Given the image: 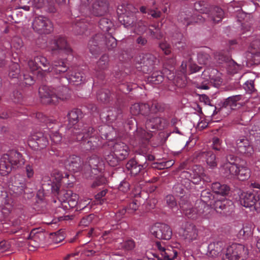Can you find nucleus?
I'll list each match as a JSON object with an SVG mask.
<instances>
[{"label": "nucleus", "mask_w": 260, "mask_h": 260, "mask_svg": "<svg viewBox=\"0 0 260 260\" xmlns=\"http://www.w3.org/2000/svg\"><path fill=\"white\" fill-rule=\"evenodd\" d=\"M136 9L132 5L122 4L119 6L117 13L119 14V19H123V24L125 27L131 26L134 27V31L138 35L144 34L147 30V26L143 21L135 22L136 17L135 13Z\"/></svg>", "instance_id": "1"}, {"label": "nucleus", "mask_w": 260, "mask_h": 260, "mask_svg": "<svg viewBox=\"0 0 260 260\" xmlns=\"http://www.w3.org/2000/svg\"><path fill=\"white\" fill-rule=\"evenodd\" d=\"M39 93L44 104H55L59 101L67 100L70 98V90L64 86H58L56 89L43 86L39 88Z\"/></svg>", "instance_id": "2"}, {"label": "nucleus", "mask_w": 260, "mask_h": 260, "mask_svg": "<svg viewBox=\"0 0 260 260\" xmlns=\"http://www.w3.org/2000/svg\"><path fill=\"white\" fill-rule=\"evenodd\" d=\"M161 121V119L159 117L150 116L145 124L146 129L143 127L138 126L134 133V138L136 143L142 145L146 144L153 136V131L150 129L155 130L160 128Z\"/></svg>", "instance_id": "3"}, {"label": "nucleus", "mask_w": 260, "mask_h": 260, "mask_svg": "<svg viewBox=\"0 0 260 260\" xmlns=\"http://www.w3.org/2000/svg\"><path fill=\"white\" fill-rule=\"evenodd\" d=\"M25 161L21 154L16 151L11 150L4 154L0 159V174L6 176L11 172L12 169L21 167Z\"/></svg>", "instance_id": "4"}, {"label": "nucleus", "mask_w": 260, "mask_h": 260, "mask_svg": "<svg viewBox=\"0 0 260 260\" xmlns=\"http://www.w3.org/2000/svg\"><path fill=\"white\" fill-rule=\"evenodd\" d=\"M73 132L74 136H72V140L76 139L78 141H83V147L85 150H94L99 146V139L94 137L95 134L93 128L84 126L82 131H80L75 127Z\"/></svg>", "instance_id": "5"}, {"label": "nucleus", "mask_w": 260, "mask_h": 260, "mask_svg": "<svg viewBox=\"0 0 260 260\" xmlns=\"http://www.w3.org/2000/svg\"><path fill=\"white\" fill-rule=\"evenodd\" d=\"M207 193V191L205 190L201 193V201L198 202L196 204L199 205V209H193L192 205L186 202L185 203H180V206L184 213V214L189 218L196 219L198 216H201L204 212L205 209V202L206 201L205 200V194Z\"/></svg>", "instance_id": "6"}, {"label": "nucleus", "mask_w": 260, "mask_h": 260, "mask_svg": "<svg viewBox=\"0 0 260 260\" xmlns=\"http://www.w3.org/2000/svg\"><path fill=\"white\" fill-rule=\"evenodd\" d=\"M247 255V249L243 245L233 244L227 248L222 260H243Z\"/></svg>", "instance_id": "7"}, {"label": "nucleus", "mask_w": 260, "mask_h": 260, "mask_svg": "<svg viewBox=\"0 0 260 260\" xmlns=\"http://www.w3.org/2000/svg\"><path fill=\"white\" fill-rule=\"evenodd\" d=\"M32 26L34 30L39 34H49L53 30L51 21L47 17L42 15L35 18Z\"/></svg>", "instance_id": "8"}, {"label": "nucleus", "mask_w": 260, "mask_h": 260, "mask_svg": "<svg viewBox=\"0 0 260 260\" xmlns=\"http://www.w3.org/2000/svg\"><path fill=\"white\" fill-rule=\"evenodd\" d=\"M9 188L11 192H12L15 196L22 194L26 188L24 177L20 174H16L11 177L9 182Z\"/></svg>", "instance_id": "9"}, {"label": "nucleus", "mask_w": 260, "mask_h": 260, "mask_svg": "<svg viewBox=\"0 0 260 260\" xmlns=\"http://www.w3.org/2000/svg\"><path fill=\"white\" fill-rule=\"evenodd\" d=\"M240 203L241 205L246 208L254 206L257 211H260V193H257L256 198L253 193L250 191L242 192L240 196Z\"/></svg>", "instance_id": "10"}, {"label": "nucleus", "mask_w": 260, "mask_h": 260, "mask_svg": "<svg viewBox=\"0 0 260 260\" xmlns=\"http://www.w3.org/2000/svg\"><path fill=\"white\" fill-rule=\"evenodd\" d=\"M62 178V174L60 171L54 170L51 174V178L50 179L47 180L49 178L48 177H44L43 178L44 182H47V183H44L43 184V189H45L46 186L48 185L53 193H58L60 186V181Z\"/></svg>", "instance_id": "11"}, {"label": "nucleus", "mask_w": 260, "mask_h": 260, "mask_svg": "<svg viewBox=\"0 0 260 260\" xmlns=\"http://www.w3.org/2000/svg\"><path fill=\"white\" fill-rule=\"evenodd\" d=\"M136 62L141 64L140 68L144 73H148L153 68L156 61V57L151 54L142 53L135 58Z\"/></svg>", "instance_id": "12"}, {"label": "nucleus", "mask_w": 260, "mask_h": 260, "mask_svg": "<svg viewBox=\"0 0 260 260\" xmlns=\"http://www.w3.org/2000/svg\"><path fill=\"white\" fill-rule=\"evenodd\" d=\"M64 165L66 169L73 172H78L84 170V165L81 164L80 158L75 155H71L68 157H63L60 160Z\"/></svg>", "instance_id": "13"}, {"label": "nucleus", "mask_w": 260, "mask_h": 260, "mask_svg": "<svg viewBox=\"0 0 260 260\" xmlns=\"http://www.w3.org/2000/svg\"><path fill=\"white\" fill-rule=\"evenodd\" d=\"M157 106V103L153 104L151 108L147 104L136 103L131 106L130 112L133 115H138L140 114L143 115H147L149 113L153 114L156 112L158 110Z\"/></svg>", "instance_id": "14"}, {"label": "nucleus", "mask_w": 260, "mask_h": 260, "mask_svg": "<svg viewBox=\"0 0 260 260\" xmlns=\"http://www.w3.org/2000/svg\"><path fill=\"white\" fill-rule=\"evenodd\" d=\"M151 233L157 238L164 240L171 239L172 232L170 227L165 224H157L151 230Z\"/></svg>", "instance_id": "15"}, {"label": "nucleus", "mask_w": 260, "mask_h": 260, "mask_svg": "<svg viewBox=\"0 0 260 260\" xmlns=\"http://www.w3.org/2000/svg\"><path fill=\"white\" fill-rule=\"evenodd\" d=\"M179 234L186 241L191 242L197 239L198 230L193 224L186 223L179 231Z\"/></svg>", "instance_id": "16"}, {"label": "nucleus", "mask_w": 260, "mask_h": 260, "mask_svg": "<svg viewBox=\"0 0 260 260\" xmlns=\"http://www.w3.org/2000/svg\"><path fill=\"white\" fill-rule=\"evenodd\" d=\"M202 78L206 81L210 82L215 85H219L222 83L221 74L215 69H206L203 72Z\"/></svg>", "instance_id": "17"}, {"label": "nucleus", "mask_w": 260, "mask_h": 260, "mask_svg": "<svg viewBox=\"0 0 260 260\" xmlns=\"http://www.w3.org/2000/svg\"><path fill=\"white\" fill-rule=\"evenodd\" d=\"M228 161L222 166L224 173L226 177H235L238 173L239 166L236 162L237 158L233 155L227 157Z\"/></svg>", "instance_id": "18"}, {"label": "nucleus", "mask_w": 260, "mask_h": 260, "mask_svg": "<svg viewBox=\"0 0 260 260\" xmlns=\"http://www.w3.org/2000/svg\"><path fill=\"white\" fill-rule=\"evenodd\" d=\"M104 167L103 161L99 157L94 156L88 159L87 164L84 165V171H88L90 169L91 173L96 175L98 172H101Z\"/></svg>", "instance_id": "19"}, {"label": "nucleus", "mask_w": 260, "mask_h": 260, "mask_svg": "<svg viewBox=\"0 0 260 260\" xmlns=\"http://www.w3.org/2000/svg\"><path fill=\"white\" fill-rule=\"evenodd\" d=\"M48 144V140L46 137L41 133H37L32 135L28 140V145L30 146L36 148L37 146L38 149H43Z\"/></svg>", "instance_id": "20"}, {"label": "nucleus", "mask_w": 260, "mask_h": 260, "mask_svg": "<svg viewBox=\"0 0 260 260\" xmlns=\"http://www.w3.org/2000/svg\"><path fill=\"white\" fill-rule=\"evenodd\" d=\"M50 49L53 53L58 51V53L64 52L69 53L71 52L70 47L68 45L66 39L63 37H60L57 40H54L51 44Z\"/></svg>", "instance_id": "21"}, {"label": "nucleus", "mask_w": 260, "mask_h": 260, "mask_svg": "<svg viewBox=\"0 0 260 260\" xmlns=\"http://www.w3.org/2000/svg\"><path fill=\"white\" fill-rule=\"evenodd\" d=\"M108 4L106 0H97L92 4L89 8L90 13L95 16L104 15L107 12Z\"/></svg>", "instance_id": "22"}, {"label": "nucleus", "mask_w": 260, "mask_h": 260, "mask_svg": "<svg viewBox=\"0 0 260 260\" xmlns=\"http://www.w3.org/2000/svg\"><path fill=\"white\" fill-rule=\"evenodd\" d=\"M114 154L120 160H123L129 154V148L127 145L122 142H117L113 146Z\"/></svg>", "instance_id": "23"}, {"label": "nucleus", "mask_w": 260, "mask_h": 260, "mask_svg": "<svg viewBox=\"0 0 260 260\" xmlns=\"http://www.w3.org/2000/svg\"><path fill=\"white\" fill-rule=\"evenodd\" d=\"M82 113L80 110L74 109L70 111L68 115L69 119V123L70 125V131L72 133V136H74V133L73 131L74 128L76 127L80 131H82V128H79V125H76V124L78 122L79 119L81 117Z\"/></svg>", "instance_id": "24"}, {"label": "nucleus", "mask_w": 260, "mask_h": 260, "mask_svg": "<svg viewBox=\"0 0 260 260\" xmlns=\"http://www.w3.org/2000/svg\"><path fill=\"white\" fill-rule=\"evenodd\" d=\"M236 149L239 153L245 154L248 156H250L253 152V148L248 140L245 138L239 139L236 141Z\"/></svg>", "instance_id": "25"}, {"label": "nucleus", "mask_w": 260, "mask_h": 260, "mask_svg": "<svg viewBox=\"0 0 260 260\" xmlns=\"http://www.w3.org/2000/svg\"><path fill=\"white\" fill-rule=\"evenodd\" d=\"M45 238L44 233L33 230L30 233L28 244L34 248H37L44 241Z\"/></svg>", "instance_id": "26"}, {"label": "nucleus", "mask_w": 260, "mask_h": 260, "mask_svg": "<svg viewBox=\"0 0 260 260\" xmlns=\"http://www.w3.org/2000/svg\"><path fill=\"white\" fill-rule=\"evenodd\" d=\"M156 248L159 250L164 260H173L177 255V252L170 248H166L160 242L155 243Z\"/></svg>", "instance_id": "27"}, {"label": "nucleus", "mask_w": 260, "mask_h": 260, "mask_svg": "<svg viewBox=\"0 0 260 260\" xmlns=\"http://www.w3.org/2000/svg\"><path fill=\"white\" fill-rule=\"evenodd\" d=\"M190 179L193 184H199L202 179L204 180V171L202 167L195 165L189 173Z\"/></svg>", "instance_id": "28"}, {"label": "nucleus", "mask_w": 260, "mask_h": 260, "mask_svg": "<svg viewBox=\"0 0 260 260\" xmlns=\"http://www.w3.org/2000/svg\"><path fill=\"white\" fill-rule=\"evenodd\" d=\"M59 199L62 202H68L71 208L77 207L79 202L78 195L73 193L71 190H68L63 193L62 196L59 197Z\"/></svg>", "instance_id": "29"}, {"label": "nucleus", "mask_w": 260, "mask_h": 260, "mask_svg": "<svg viewBox=\"0 0 260 260\" xmlns=\"http://www.w3.org/2000/svg\"><path fill=\"white\" fill-rule=\"evenodd\" d=\"M197 157L199 159L205 158L207 165L211 168L217 166L215 155L211 151H202L197 154Z\"/></svg>", "instance_id": "30"}, {"label": "nucleus", "mask_w": 260, "mask_h": 260, "mask_svg": "<svg viewBox=\"0 0 260 260\" xmlns=\"http://www.w3.org/2000/svg\"><path fill=\"white\" fill-rule=\"evenodd\" d=\"M39 63L44 67H47L49 64L46 57L42 56H36L34 59L29 60L28 62V67L31 72L39 69Z\"/></svg>", "instance_id": "31"}, {"label": "nucleus", "mask_w": 260, "mask_h": 260, "mask_svg": "<svg viewBox=\"0 0 260 260\" xmlns=\"http://www.w3.org/2000/svg\"><path fill=\"white\" fill-rule=\"evenodd\" d=\"M224 243L221 241L211 243L208 247V255L211 257H216L219 255L223 249Z\"/></svg>", "instance_id": "32"}, {"label": "nucleus", "mask_w": 260, "mask_h": 260, "mask_svg": "<svg viewBox=\"0 0 260 260\" xmlns=\"http://www.w3.org/2000/svg\"><path fill=\"white\" fill-rule=\"evenodd\" d=\"M232 206L233 203L231 201H217L215 202L214 208L217 212L221 213V211H223V213H226L232 209Z\"/></svg>", "instance_id": "33"}, {"label": "nucleus", "mask_w": 260, "mask_h": 260, "mask_svg": "<svg viewBox=\"0 0 260 260\" xmlns=\"http://www.w3.org/2000/svg\"><path fill=\"white\" fill-rule=\"evenodd\" d=\"M145 166V164L143 165H138L135 159H131L126 164V168L132 175L135 176L138 174Z\"/></svg>", "instance_id": "34"}, {"label": "nucleus", "mask_w": 260, "mask_h": 260, "mask_svg": "<svg viewBox=\"0 0 260 260\" xmlns=\"http://www.w3.org/2000/svg\"><path fill=\"white\" fill-rule=\"evenodd\" d=\"M68 68L65 65L64 62L62 61H54L51 67L46 70L48 72H52L55 74L66 72Z\"/></svg>", "instance_id": "35"}, {"label": "nucleus", "mask_w": 260, "mask_h": 260, "mask_svg": "<svg viewBox=\"0 0 260 260\" xmlns=\"http://www.w3.org/2000/svg\"><path fill=\"white\" fill-rule=\"evenodd\" d=\"M244 97L241 94L236 95L228 98L223 103V107L226 108L229 107L233 109L237 106L238 102L243 101Z\"/></svg>", "instance_id": "36"}, {"label": "nucleus", "mask_w": 260, "mask_h": 260, "mask_svg": "<svg viewBox=\"0 0 260 260\" xmlns=\"http://www.w3.org/2000/svg\"><path fill=\"white\" fill-rule=\"evenodd\" d=\"M189 69L187 70V64L186 62L183 61L181 66L180 72L183 74H192L198 72L200 70V67H198L197 64L192 63L190 61H189Z\"/></svg>", "instance_id": "37"}, {"label": "nucleus", "mask_w": 260, "mask_h": 260, "mask_svg": "<svg viewBox=\"0 0 260 260\" xmlns=\"http://www.w3.org/2000/svg\"><path fill=\"white\" fill-rule=\"evenodd\" d=\"M213 191L217 194L225 196L230 190L229 187L225 184H221L219 182H215L212 185Z\"/></svg>", "instance_id": "38"}, {"label": "nucleus", "mask_w": 260, "mask_h": 260, "mask_svg": "<svg viewBox=\"0 0 260 260\" xmlns=\"http://www.w3.org/2000/svg\"><path fill=\"white\" fill-rule=\"evenodd\" d=\"M164 76L160 71L154 72L151 76L148 77L147 81L152 84H158L162 82Z\"/></svg>", "instance_id": "39"}, {"label": "nucleus", "mask_w": 260, "mask_h": 260, "mask_svg": "<svg viewBox=\"0 0 260 260\" xmlns=\"http://www.w3.org/2000/svg\"><path fill=\"white\" fill-rule=\"evenodd\" d=\"M87 27V23L85 22L84 19L81 20H76L75 24L73 26V29L77 35L83 34Z\"/></svg>", "instance_id": "40"}, {"label": "nucleus", "mask_w": 260, "mask_h": 260, "mask_svg": "<svg viewBox=\"0 0 260 260\" xmlns=\"http://www.w3.org/2000/svg\"><path fill=\"white\" fill-rule=\"evenodd\" d=\"M121 113V111L119 109L114 108L113 109L108 111V114L106 116H104V113L101 115V116L104 118H105L106 120L109 122H112L114 121L118 115Z\"/></svg>", "instance_id": "41"}, {"label": "nucleus", "mask_w": 260, "mask_h": 260, "mask_svg": "<svg viewBox=\"0 0 260 260\" xmlns=\"http://www.w3.org/2000/svg\"><path fill=\"white\" fill-rule=\"evenodd\" d=\"M249 176L250 171L247 167L239 166L238 173L236 176L239 180L243 181L248 178Z\"/></svg>", "instance_id": "42"}, {"label": "nucleus", "mask_w": 260, "mask_h": 260, "mask_svg": "<svg viewBox=\"0 0 260 260\" xmlns=\"http://www.w3.org/2000/svg\"><path fill=\"white\" fill-rule=\"evenodd\" d=\"M172 43L179 49H183L185 46V44L183 42V35L181 33H177L172 40Z\"/></svg>", "instance_id": "43"}, {"label": "nucleus", "mask_w": 260, "mask_h": 260, "mask_svg": "<svg viewBox=\"0 0 260 260\" xmlns=\"http://www.w3.org/2000/svg\"><path fill=\"white\" fill-rule=\"evenodd\" d=\"M109 62V57L107 55H103L97 62V70L99 72L107 68Z\"/></svg>", "instance_id": "44"}, {"label": "nucleus", "mask_w": 260, "mask_h": 260, "mask_svg": "<svg viewBox=\"0 0 260 260\" xmlns=\"http://www.w3.org/2000/svg\"><path fill=\"white\" fill-rule=\"evenodd\" d=\"M69 83H77V84H80L84 79L81 73H75L74 75H69L66 77Z\"/></svg>", "instance_id": "45"}, {"label": "nucleus", "mask_w": 260, "mask_h": 260, "mask_svg": "<svg viewBox=\"0 0 260 260\" xmlns=\"http://www.w3.org/2000/svg\"><path fill=\"white\" fill-rule=\"evenodd\" d=\"M93 206V203H91V200L89 199H84L79 201L77 209L79 210H90Z\"/></svg>", "instance_id": "46"}, {"label": "nucleus", "mask_w": 260, "mask_h": 260, "mask_svg": "<svg viewBox=\"0 0 260 260\" xmlns=\"http://www.w3.org/2000/svg\"><path fill=\"white\" fill-rule=\"evenodd\" d=\"M101 35H96L92 40H90L88 43L89 50L92 54H95L98 51V46L99 44L98 41Z\"/></svg>", "instance_id": "47"}, {"label": "nucleus", "mask_w": 260, "mask_h": 260, "mask_svg": "<svg viewBox=\"0 0 260 260\" xmlns=\"http://www.w3.org/2000/svg\"><path fill=\"white\" fill-rule=\"evenodd\" d=\"M110 98V91L107 89H101L97 93L98 100L105 102L109 100Z\"/></svg>", "instance_id": "48"}, {"label": "nucleus", "mask_w": 260, "mask_h": 260, "mask_svg": "<svg viewBox=\"0 0 260 260\" xmlns=\"http://www.w3.org/2000/svg\"><path fill=\"white\" fill-rule=\"evenodd\" d=\"M106 160L108 164L112 167L117 166L118 161L120 160L118 157L115 156L113 152L107 156Z\"/></svg>", "instance_id": "49"}, {"label": "nucleus", "mask_w": 260, "mask_h": 260, "mask_svg": "<svg viewBox=\"0 0 260 260\" xmlns=\"http://www.w3.org/2000/svg\"><path fill=\"white\" fill-rule=\"evenodd\" d=\"M209 55L208 54L201 52L198 55V61L201 64H206L209 60Z\"/></svg>", "instance_id": "50"}, {"label": "nucleus", "mask_w": 260, "mask_h": 260, "mask_svg": "<svg viewBox=\"0 0 260 260\" xmlns=\"http://www.w3.org/2000/svg\"><path fill=\"white\" fill-rule=\"evenodd\" d=\"M166 201L168 207L172 209H177V203L175 197L172 195H168L166 198Z\"/></svg>", "instance_id": "51"}, {"label": "nucleus", "mask_w": 260, "mask_h": 260, "mask_svg": "<svg viewBox=\"0 0 260 260\" xmlns=\"http://www.w3.org/2000/svg\"><path fill=\"white\" fill-rule=\"evenodd\" d=\"M240 68V66L233 60H231L228 63V71L230 73H236Z\"/></svg>", "instance_id": "52"}, {"label": "nucleus", "mask_w": 260, "mask_h": 260, "mask_svg": "<svg viewBox=\"0 0 260 260\" xmlns=\"http://www.w3.org/2000/svg\"><path fill=\"white\" fill-rule=\"evenodd\" d=\"M100 27L104 31H108L110 27V25L107 19L103 18L99 21Z\"/></svg>", "instance_id": "53"}, {"label": "nucleus", "mask_w": 260, "mask_h": 260, "mask_svg": "<svg viewBox=\"0 0 260 260\" xmlns=\"http://www.w3.org/2000/svg\"><path fill=\"white\" fill-rule=\"evenodd\" d=\"M106 44L109 49H113L117 45L116 40L113 37L109 35L108 40H106Z\"/></svg>", "instance_id": "54"}, {"label": "nucleus", "mask_w": 260, "mask_h": 260, "mask_svg": "<svg viewBox=\"0 0 260 260\" xmlns=\"http://www.w3.org/2000/svg\"><path fill=\"white\" fill-rule=\"evenodd\" d=\"M135 247V243L132 240H128L121 244V248L126 250H129Z\"/></svg>", "instance_id": "55"}, {"label": "nucleus", "mask_w": 260, "mask_h": 260, "mask_svg": "<svg viewBox=\"0 0 260 260\" xmlns=\"http://www.w3.org/2000/svg\"><path fill=\"white\" fill-rule=\"evenodd\" d=\"M159 47L166 55L169 54L171 53L170 46L167 42L162 41L160 43Z\"/></svg>", "instance_id": "56"}, {"label": "nucleus", "mask_w": 260, "mask_h": 260, "mask_svg": "<svg viewBox=\"0 0 260 260\" xmlns=\"http://www.w3.org/2000/svg\"><path fill=\"white\" fill-rule=\"evenodd\" d=\"M4 207L2 208V212L4 214L9 213L12 209V204L11 200H5Z\"/></svg>", "instance_id": "57"}, {"label": "nucleus", "mask_w": 260, "mask_h": 260, "mask_svg": "<svg viewBox=\"0 0 260 260\" xmlns=\"http://www.w3.org/2000/svg\"><path fill=\"white\" fill-rule=\"evenodd\" d=\"M244 88L246 92L251 93L255 90L254 87V82L253 80L247 81L244 84Z\"/></svg>", "instance_id": "58"}, {"label": "nucleus", "mask_w": 260, "mask_h": 260, "mask_svg": "<svg viewBox=\"0 0 260 260\" xmlns=\"http://www.w3.org/2000/svg\"><path fill=\"white\" fill-rule=\"evenodd\" d=\"M93 215H91V214H90L87 216H86L85 217H83L80 221V226H88L90 224V223L91 222V221L93 219Z\"/></svg>", "instance_id": "59"}, {"label": "nucleus", "mask_w": 260, "mask_h": 260, "mask_svg": "<svg viewBox=\"0 0 260 260\" xmlns=\"http://www.w3.org/2000/svg\"><path fill=\"white\" fill-rule=\"evenodd\" d=\"M50 138L52 142L55 144L59 143L61 141V136L58 132H55L50 135Z\"/></svg>", "instance_id": "60"}, {"label": "nucleus", "mask_w": 260, "mask_h": 260, "mask_svg": "<svg viewBox=\"0 0 260 260\" xmlns=\"http://www.w3.org/2000/svg\"><path fill=\"white\" fill-rule=\"evenodd\" d=\"M107 193V190L105 189L101 191L100 192L98 193L95 196V200H96L97 203H99L100 204H103L104 200L102 199L103 197H104Z\"/></svg>", "instance_id": "61"}, {"label": "nucleus", "mask_w": 260, "mask_h": 260, "mask_svg": "<svg viewBox=\"0 0 260 260\" xmlns=\"http://www.w3.org/2000/svg\"><path fill=\"white\" fill-rule=\"evenodd\" d=\"M129 184L126 181H122L119 186V190L123 192H126L129 189Z\"/></svg>", "instance_id": "62"}, {"label": "nucleus", "mask_w": 260, "mask_h": 260, "mask_svg": "<svg viewBox=\"0 0 260 260\" xmlns=\"http://www.w3.org/2000/svg\"><path fill=\"white\" fill-rule=\"evenodd\" d=\"M25 171L26 176L28 178H30L33 177L34 171L31 166L27 165L25 168Z\"/></svg>", "instance_id": "63"}, {"label": "nucleus", "mask_w": 260, "mask_h": 260, "mask_svg": "<svg viewBox=\"0 0 260 260\" xmlns=\"http://www.w3.org/2000/svg\"><path fill=\"white\" fill-rule=\"evenodd\" d=\"M243 228L246 232L247 236H250L252 234L253 229L252 226L251 224H246L243 226Z\"/></svg>", "instance_id": "64"}]
</instances>
